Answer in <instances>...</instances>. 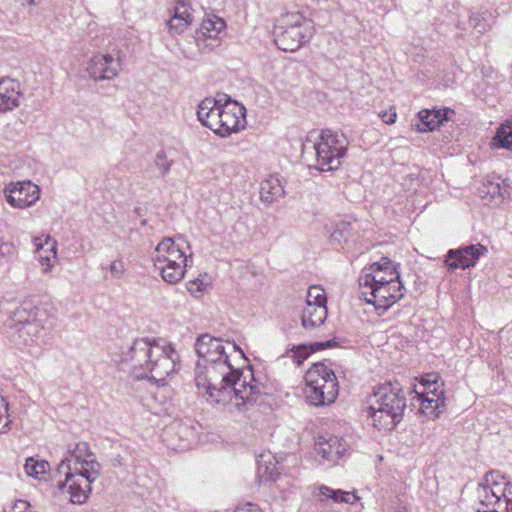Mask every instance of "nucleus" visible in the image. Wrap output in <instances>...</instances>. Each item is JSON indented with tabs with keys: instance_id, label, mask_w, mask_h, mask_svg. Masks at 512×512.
<instances>
[{
	"instance_id": "obj_1",
	"label": "nucleus",
	"mask_w": 512,
	"mask_h": 512,
	"mask_svg": "<svg viewBox=\"0 0 512 512\" xmlns=\"http://www.w3.org/2000/svg\"><path fill=\"white\" fill-rule=\"evenodd\" d=\"M227 348L245 358L234 342L224 343L209 334L197 338L195 351L201 361L196 363L195 383L199 392L217 409L244 412L265 394L264 385L254 377L251 368H234Z\"/></svg>"
},
{
	"instance_id": "obj_2",
	"label": "nucleus",
	"mask_w": 512,
	"mask_h": 512,
	"mask_svg": "<svg viewBox=\"0 0 512 512\" xmlns=\"http://www.w3.org/2000/svg\"><path fill=\"white\" fill-rule=\"evenodd\" d=\"M178 353L169 344L140 338L122 353L121 364L135 379H149L162 383L176 370Z\"/></svg>"
},
{
	"instance_id": "obj_3",
	"label": "nucleus",
	"mask_w": 512,
	"mask_h": 512,
	"mask_svg": "<svg viewBox=\"0 0 512 512\" xmlns=\"http://www.w3.org/2000/svg\"><path fill=\"white\" fill-rule=\"evenodd\" d=\"M198 120L215 134L227 137L246 125V109L223 94L203 99L197 109Z\"/></svg>"
},
{
	"instance_id": "obj_4",
	"label": "nucleus",
	"mask_w": 512,
	"mask_h": 512,
	"mask_svg": "<svg viewBox=\"0 0 512 512\" xmlns=\"http://www.w3.org/2000/svg\"><path fill=\"white\" fill-rule=\"evenodd\" d=\"M406 407V392L400 383L386 382L370 396L368 416L378 430L390 431L402 421Z\"/></svg>"
},
{
	"instance_id": "obj_5",
	"label": "nucleus",
	"mask_w": 512,
	"mask_h": 512,
	"mask_svg": "<svg viewBox=\"0 0 512 512\" xmlns=\"http://www.w3.org/2000/svg\"><path fill=\"white\" fill-rule=\"evenodd\" d=\"M8 325L12 329L10 337L15 346L39 358L50 340V332L39 317L38 310L20 306L12 312Z\"/></svg>"
},
{
	"instance_id": "obj_6",
	"label": "nucleus",
	"mask_w": 512,
	"mask_h": 512,
	"mask_svg": "<svg viewBox=\"0 0 512 512\" xmlns=\"http://www.w3.org/2000/svg\"><path fill=\"white\" fill-rule=\"evenodd\" d=\"M349 141L344 134L331 130H323L315 141L309 138L302 146V157L310 161L315 160L314 167L322 172L333 171L339 168L346 155Z\"/></svg>"
},
{
	"instance_id": "obj_7",
	"label": "nucleus",
	"mask_w": 512,
	"mask_h": 512,
	"mask_svg": "<svg viewBox=\"0 0 512 512\" xmlns=\"http://www.w3.org/2000/svg\"><path fill=\"white\" fill-rule=\"evenodd\" d=\"M304 395L312 406L333 403L339 393V384L334 371L323 363H315L306 372Z\"/></svg>"
},
{
	"instance_id": "obj_8",
	"label": "nucleus",
	"mask_w": 512,
	"mask_h": 512,
	"mask_svg": "<svg viewBox=\"0 0 512 512\" xmlns=\"http://www.w3.org/2000/svg\"><path fill=\"white\" fill-rule=\"evenodd\" d=\"M189 259L191 255L187 256L182 247L170 237L161 240L152 255L154 267L169 284L178 283L184 278Z\"/></svg>"
},
{
	"instance_id": "obj_9",
	"label": "nucleus",
	"mask_w": 512,
	"mask_h": 512,
	"mask_svg": "<svg viewBox=\"0 0 512 512\" xmlns=\"http://www.w3.org/2000/svg\"><path fill=\"white\" fill-rule=\"evenodd\" d=\"M273 34L280 50L294 52L311 37V25L300 13H286L276 20Z\"/></svg>"
},
{
	"instance_id": "obj_10",
	"label": "nucleus",
	"mask_w": 512,
	"mask_h": 512,
	"mask_svg": "<svg viewBox=\"0 0 512 512\" xmlns=\"http://www.w3.org/2000/svg\"><path fill=\"white\" fill-rule=\"evenodd\" d=\"M505 476L498 471L486 473L476 489V498L481 505L478 512H507L502 499L505 491Z\"/></svg>"
},
{
	"instance_id": "obj_11",
	"label": "nucleus",
	"mask_w": 512,
	"mask_h": 512,
	"mask_svg": "<svg viewBox=\"0 0 512 512\" xmlns=\"http://www.w3.org/2000/svg\"><path fill=\"white\" fill-rule=\"evenodd\" d=\"M404 285L400 279L386 282L384 285L364 286L360 289L361 297L376 310L385 312L390 306L404 296Z\"/></svg>"
},
{
	"instance_id": "obj_12",
	"label": "nucleus",
	"mask_w": 512,
	"mask_h": 512,
	"mask_svg": "<svg viewBox=\"0 0 512 512\" xmlns=\"http://www.w3.org/2000/svg\"><path fill=\"white\" fill-rule=\"evenodd\" d=\"M6 201L13 208L26 209L40 199V188L30 180L8 183L4 188Z\"/></svg>"
},
{
	"instance_id": "obj_13",
	"label": "nucleus",
	"mask_w": 512,
	"mask_h": 512,
	"mask_svg": "<svg viewBox=\"0 0 512 512\" xmlns=\"http://www.w3.org/2000/svg\"><path fill=\"white\" fill-rule=\"evenodd\" d=\"M438 380L439 377L436 375L433 379H425L424 386L426 389L423 392L415 391L416 398L420 402L419 411L433 419L438 418L445 407L444 391L437 387Z\"/></svg>"
},
{
	"instance_id": "obj_14",
	"label": "nucleus",
	"mask_w": 512,
	"mask_h": 512,
	"mask_svg": "<svg viewBox=\"0 0 512 512\" xmlns=\"http://www.w3.org/2000/svg\"><path fill=\"white\" fill-rule=\"evenodd\" d=\"M57 472L65 475L64 483L59 485L60 488L67 487L70 495V501L74 504H82L88 498L90 492V484L83 477H78L72 472L70 460L64 458L57 467Z\"/></svg>"
},
{
	"instance_id": "obj_15",
	"label": "nucleus",
	"mask_w": 512,
	"mask_h": 512,
	"mask_svg": "<svg viewBox=\"0 0 512 512\" xmlns=\"http://www.w3.org/2000/svg\"><path fill=\"white\" fill-rule=\"evenodd\" d=\"M370 273H366L359 278L360 289L364 286L384 285L386 282H391L400 279V274L397 271L392 261L383 257L379 262H374L369 267Z\"/></svg>"
},
{
	"instance_id": "obj_16",
	"label": "nucleus",
	"mask_w": 512,
	"mask_h": 512,
	"mask_svg": "<svg viewBox=\"0 0 512 512\" xmlns=\"http://www.w3.org/2000/svg\"><path fill=\"white\" fill-rule=\"evenodd\" d=\"M487 251L481 244H473L447 252L445 263L449 270L467 269L476 265L480 256Z\"/></svg>"
},
{
	"instance_id": "obj_17",
	"label": "nucleus",
	"mask_w": 512,
	"mask_h": 512,
	"mask_svg": "<svg viewBox=\"0 0 512 512\" xmlns=\"http://www.w3.org/2000/svg\"><path fill=\"white\" fill-rule=\"evenodd\" d=\"M121 68L119 60H115L108 54H97L90 59L87 67L90 78L95 81L110 80L115 78Z\"/></svg>"
},
{
	"instance_id": "obj_18",
	"label": "nucleus",
	"mask_w": 512,
	"mask_h": 512,
	"mask_svg": "<svg viewBox=\"0 0 512 512\" xmlns=\"http://www.w3.org/2000/svg\"><path fill=\"white\" fill-rule=\"evenodd\" d=\"M317 445L318 454L332 462L341 459L348 448V444L337 436H330L328 439L320 437Z\"/></svg>"
},
{
	"instance_id": "obj_19",
	"label": "nucleus",
	"mask_w": 512,
	"mask_h": 512,
	"mask_svg": "<svg viewBox=\"0 0 512 512\" xmlns=\"http://www.w3.org/2000/svg\"><path fill=\"white\" fill-rule=\"evenodd\" d=\"M419 118L426 128L417 125L418 132L434 131L439 128L445 121H448L455 115V111L450 108L438 110H422L419 112Z\"/></svg>"
},
{
	"instance_id": "obj_20",
	"label": "nucleus",
	"mask_w": 512,
	"mask_h": 512,
	"mask_svg": "<svg viewBox=\"0 0 512 512\" xmlns=\"http://www.w3.org/2000/svg\"><path fill=\"white\" fill-rule=\"evenodd\" d=\"M19 85L13 79H0V112H7L19 106Z\"/></svg>"
},
{
	"instance_id": "obj_21",
	"label": "nucleus",
	"mask_w": 512,
	"mask_h": 512,
	"mask_svg": "<svg viewBox=\"0 0 512 512\" xmlns=\"http://www.w3.org/2000/svg\"><path fill=\"white\" fill-rule=\"evenodd\" d=\"M192 22L190 7L185 0H179L174 8V13L168 21L169 30L172 34L183 33Z\"/></svg>"
},
{
	"instance_id": "obj_22",
	"label": "nucleus",
	"mask_w": 512,
	"mask_h": 512,
	"mask_svg": "<svg viewBox=\"0 0 512 512\" xmlns=\"http://www.w3.org/2000/svg\"><path fill=\"white\" fill-rule=\"evenodd\" d=\"M285 195L284 186L280 178L270 175L260 184V199L265 204H272Z\"/></svg>"
},
{
	"instance_id": "obj_23",
	"label": "nucleus",
	"mask_w": 512,
	"mask_h": 512,
	"mask_svg": "<svg viewBox=\"0 0 512 512\" xmlns=\"http://www.w3.org/2000/svg\"><path fill=\"white\" fill-rule=\"evenodd\" d=\"M336 345L334 340H327L323 342H315L307 345H299L293 346L291 349L286 351L285 357L291 358L294 363L297 365H301L304 360H306L309 355L313 352L330 348Z\"/></svg>"
},
{
	"instance_id": "obj_24",
	"label": "nucleus",
	"mask_w": 512,
	"mask_h": 512,
	"mask_svg": "<svg viewBox=\"0 0 512 512\" xmlns=\"http://www.w3.org/2000/svg\"><path fill=\"white\" fill-rule=\"evenodd\" d=\"M326 317V305H306L301 315L302 326L305 329H314L321 326Z\"/></svg>"
},
{
	"instance_id": "obj_25",
	"label": "nucleus",
	"mask_w": 512,
	"mask_h": 512,
	"mask_svg": "<svg viewBox=\"0 0 512 512\" xmlns=\"http://www.w3.org/2000/svg\"><path fill=\"white\" fill-rule=\"evenodd\" d=\"M317 490L318 492L314 493V496L317 497L319 501L331 499L335 503L354 504L358 500V497L354 494L351 495L349 492L343 490H334L325 485L318 486Z\"/></svg>"
},
{
	"instance_id": "obj_26",
	"label": "nucleus",
	"mask_w": 512,
	"mask_h": 512,
	"mask_svg": "<svg viewBox=\"0 0 512 512\" xmlns=\"http://www.w3.org/2000/svg\"><path fill=\"white\" fill-rule=\"evenodd\" d=\"M78 464L80 468L76 465L72 467V472L76 476L85 478L90 485L99 478L101 466L95 459H83Z\"/></svg>"
},
{
	"instance_id": "obj_27",
	"label": "nucleus",
	"mask_w": 512,
	"mask_h": 512,
	"mask_svg": "<svg viewBox=\"0 0 512 512\" xmlns=\"http://www.w3.org/2000/svg\"><path fill=\"white\" fill-rule=\"evenodd\" d=\"M225 22L217 16L207 17L203 19L200 26V33L204 37L214 39L225 28Z\"/></svg>"
},
{
	"instance_id": "obj_28",
	"label": "nucleus",
	"mask_w": 512,
	"mask_h": 512,
	"mask_svg": "<svg viewBox=\"0 0 512 512\" xmlns=\"http://www.w3.org/2000/svg\"><path fill=\"white\" fill-rule=\"evenodd\" d=\"M493 145L497 148L512 150V118L505 121L493 138Z\"/></svg>"
},
{
	"instance_id": "obj_29",
	"label": "nucleus",
	"mask_w": 512,
	"mask_h": 512,
	"mask_svg": "<svg viewBox=\"0 0 512 512\" xmlns=\"http://www.w3.org/2000/svg\"><path fill=\"white\" fill-rule=\"evenodd\" d=\"M24 469L28 476L39 478L49 471L50 464L45 460H36L33 457H29L26 459Z\"/></svg>"
},
{
	"instance_id": "obj_30",
	"label": "nucleus",
	"mask_w": 512,
	"mask_h": 512,
	"mask_svg": "<svg viewBox=\"0 0 512 512\" xmlns=\"http://www.w3.org/2000/svg\"><path fill=\"white\" fill-rule=\"evenodd\" d=\"M102 270L107 271L106 279L120 280L126 274V264L122 258H116L107 265H102Z\"/></svg>"
},
{
	"instance_id": "obj_31",
	"label": "nucleus",
	"mask_w": 512,
	"mask_h": 512,
	"mask_svg": "<svg viewBox=\"0 0 512 512\" xmlns=\"http://www.w3.org/2000/svg\"><path fill=\"white\" fill-rule=\"evenodd\" d=\"M265 455L261 454L258 460V476L260 480H275L278 472H276L275 464L272 461H264Z\"/></svg>"
},
{
	"instance_id": "obj_32",
	"label": "nucleus",
	"mask_w": 512,
	"mask_h": 512,
	"mask_svg": "<svg viewBox=\"0 0 512 512\" xmlns=\"http://www.w3.org/2000/svg\"><path fill=\"white\" fill-rule=\"evenodd\" d=\"M327 297L325 290L318 285L309 287L306 295V305H326Z\"/></svg>"
},
{
	"instance_id": "obj_33",
	"label": "nucleus",
	"mask_w": 512,
	"mask_h": 512,
	"mask_svg": "<svg viewBox=\"0 0 512 512\" xmlns=\"http://www.w3.org/2000/svg\"><path fill=\"white\" fill-rule=\"evenodd\" d=\"M12 428V420L9 415V403L4 396L0 394V433H8Z\"/></svg>"
},
{
	"instance_id": "obj_34",
	"label": "nucleus",
	"mask_w": 512,
	"mask_h": 512,
	"mask_svg": "<svg viewBox=\"0 0 512 512\" xmlns=\"http://www.w3.org/2000/svg\"><path fill=\"white\" fill-rule=\"evenodd\" d=\"M93 454L89 450V445L86 442H80L75 445V448L70 452V457H66L72 462V459L75 460L74 465H78V463L82 462L83 459H93Z\"/></svg>"
},
{
	"instance_id": "obj_35",
	"label": "nucleus",
	"mask_w": 512,
	"mask_h": 512,
	"mask_svg": "<svg viewBox=\"0 0 512 512\" xmlns=\"http://www.w3.org/2000/svg\"><path fill=\"white\" fill-rule=\"evenodd\" d=\"M154 164L160 171L161 175L166 176L170 171L173 160L168 159L166 152L162 150L156 154Z\"/></svg>"
},
{
	"instance_id": "obj_36",
	"label": "nucleus",
	"mask_w": 512,
	"mask_h": 512,
	"mask_svg": "<svg viewBox=\"0 0 512 512\" xmlns=\"http://www.w3.org/2000/svg\"><path fill=\"white\" fill-rule=\"evenodd\" d=\"M348 228L349 224L347 223L339 224L331 234L332 241L337 243L347 242L350 236Z\"/></svg>"
},
{
	"instance_id": "obj_37",
	"label": "nucleus",
	"mask_w": 512,
	"mask_h": 512,
	"mask_svg": "<svg viewBox=\"0 0 512 512\" xmlns=\"http://www.w3.org/2000/svg\"><path fill=\"white\" fill-rule=\"evenodd\" d=\"M49 251H50L51 256H49V255H46V256L40 255L39 256L40 263L43 266H45V268L43 270V273H45V274L49 273L51 268L53 267V265L51 264V258L56 259V257H57V247H56L55 241H53L52 244L50 245Z\"/></svg>"
},
{
	"instance_id": "obj_38",
	"label": "nucleus",
	"mask_w": 512,
	"mask_h": 512,
	"mask_svg": "<svg viewBox=\"0 0 512 512\" xmlns=\"http://www.w3.org/2000/svg\"><path fill=\"white\" fill-rule=\"evenodd\" d=\"M204 287L205 285L200 279L191 280L187 283V290L193 296H197L199 293L203 292Z\"/></svg>"
},
{
	"instance_id": "obj_39",
	"label": "nucleus",
	"mask_w": 512,
	"mask_h": 512,
	"mask_svg": "<svg viewBox=\"0 0 512 512\" xmlns=\"http://www.w3.org/2000/svg\"><path fill=\"white\" fill-rule=\"evenodd\" d=\"M505 491L502 499H504V504L507 508V512H512V482L507 481L505 478Z\"/></svg>"
},
{
	"instance_id": "obj_40",
	"label": "nucleus",
	"mask_w": 512,
	"mask_h": 512,
	"mask_svg": "<svg viewBox=\"0 0 512 512\" xmlns=\"http://www.w3.org/2000/svg\"><path fill=\"white\" fill-rule=\"evenodd\" d=\"M379 116L386 124H394L397 119V114L394 110L381 112L379 113Z\"/></svg>"
},
{
	"instance_id": "obj_41",
	"label": "nucleus",
	"mask_w": 512,
	"mask_h": 512,
	"mask_svg": "<svg viewBox=\"0 0 512 512\" xmlns=\"http://www.w3.org/2000/svg\"><path fill=\"white\" fill-rule=\"evenodd\" d=\"M235 512H263L255 503L247 502L244 505L238 506Z\"/></svg>"
},
{
	"instance_id": "obj_42",
	"label": "nucleus",
	"mask_w": 512,
	"mask_h": 512,
	"mask_svg": "<svg viewBox=\"0 0 512 512\" xmlns=\"http://www.w3.org/2000/svg\"><path fill=\"white\" fill-rule=\"evenodd\" d=\"M176 429H177V433H179V434H183V435L185 436V437H184V439H185L186 441H189V440H190V438H193V437H194V432H193L190 428H188L187 426H185V425L178 424V425L176 426Z\"/></svg>"
},
{
	"instance_id": "obj_43",
	"label": "nucleus",
	"mask_w": 512,
	"mask_h": 512,
	"mask_svg": "<svg viewBox=\"0 0 512 512\" xmlns=\"http://www.w3.org/2000/svg\"><path fill=\"white\" fill-rule=\"evenodd\" d=\"M34 246L37 250L42 249L45 245H49V243L53 242V240L50 238V236H46L45 240L43 241V236L41 237H35L34 240Z\"/></svg>"
},
{
	"instance_id": "obj_44",
	"label": "nucleus",
	"mask_w": 512,
	"mask_h": 512,
	"mask_svg": "<svg viewBox=\"0 0 512 512\" xmlns=\"http://www.w3.org/2000/svg\"><path fill=\"white\" fill-rule=\"evenodd\" d=\"M487 193H489L492 197H495L496 195L501 194L500 185L497 183H492V182L488 181Z\"/></svg>"
},
{
	"instance_id": "obj_45",
	"label": "nucleus",
	"mask_w": 512,
	"mask_h": 512,
	"mask_svg": "<svg viewBox=\"0 0 512 512\" xmlns=\"http://www.w3.org/2000/svg\"><path fill=\"white\" fill-rule=\"evenodd\" d=\"M28 2L29 5H36L37 4V0H26Z\"/></svg>"
}]
</instances>
